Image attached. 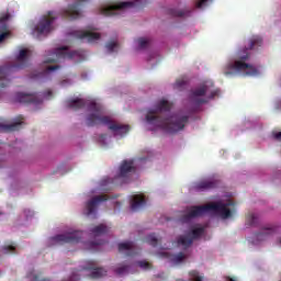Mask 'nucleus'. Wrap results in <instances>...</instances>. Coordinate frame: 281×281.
Returning a JSON list of instances; mask_svg holds the SVG:
<instances>
[{
    "label": "nucleus",
    "mask_w": 281,
    "mask_h": 281,
    "mask_svg": "<svg viewBox=\"0 0 281 281\" xmlns=\"http://www.w3.org/2000/svg\"><path fill=\"white\" fill-rule=\"evenodd\" d=\"M170 109H172V103H169L166 99H161L155 109L147 112L146 120L148 124H154V126L162 128L167 133H179V131H183L190 116L173 114L169 117H161L162 113H170Z\"/></svg>",
    "instance_id": "f257e3e1"
},
{
    "label": "nucleus",
    "mask_w": 281,
    "mask_h": 281,
    "mask_svg": "<svg viewBox=\"0 0 281 281\" xmlns=\"http://www.w3.org/2000/svg\"><path fill=\"white\" fill-rule=\"evenodd\" d=\"M261 45L262 37L258 35L252 36L249 40V46L237 53V58L239 60L231 61L224 67V76H234L236 71H243L246 76H256L258 69L245 63V60H249V50L255 49V47H260Z\"/></svg>",
    "instance_id": "f03ea898"
},
{
    "label": "nucleus",
    "mask_w": 281,
    "mask_h": 281,
    "mask_svg": "<svg viewBox=\"0 0 281 281\" xmlns=\"http://www.w3.org/2000/svg\"><path fill=\"white\" fill-rule=\"evenodd\" d=\"M88 111L90 112V114L87 116L88 126H98L102 124L103 126H108L109 130L114 133V135H119L120 137H124V135L131 131V126L117 124L109 116H104V108L100 103L94 101L90 102L88 105Z\"/></svg>",
    "instance_id": "7ed1b4c3"
},
{
    "label": "nucleus",
    "mask_w": 281,
    "mask_h": 281,
    "mask_svg": "<svg viewBox=\"0 0 281 281\" xmlns=\"http://www.w3.org/2000/svg\"><path fill=\"white\" fill-rule=\"evenodd\" d=\"M231 205H234L233 201L227 203L213 202L201 206H191L180 221L181 223H190L192 218L203 216V214H207V212H215V214H220L222 218H229L232 216V211L229 210Z\"/></svg>",
    "instance_id": "20e7f679"
},
{
    "label": "nucleus",
    "mask_w": 281,
    "mask_h": 281,
    "mask_svg": "<svg viewBox=\"0 0 281 281\" xmlns=\"http://www.w3.org/2000/svg\"><path fill=\"white\" fill-rule=\"evenodd\" d=\"M30 50L27 49H21L18 57H16V64L13 66H2L0 67V87L1 89H4V87H8L10 85V79H8V76L12 74V71L16 69H25L27 66V54Z\"/></svg>",
    "instance_id": "39448f33"
},
{
    "label": "nucleus",
    "mask_w": 281,
    "mask_h": 281,
    "mask_svg": "<svg viewBox=\"0 0 281 281\" xmlns=\"http://www.w3.org/2000/svg\"><path fill=\"white\" fill-rule=\"evenodd\" d=\"M146 0H135L134 2H120L117 4L106 5L100 8L99 12L103 14V16H115V14H120V12H124V10H131V8H144Z\"/></svg>",
    "instance_id": "423d86ee"
},
{
    "label": "nucleus",
    "mask_w": 281,
    "mask_h": 281,
    "mask_svg": "<svg viewBox=\"0 0 281 281\" xmlns=\"http://www.w3.org/2000/svg\"><path fill=\"white\" fill-rule=\"evenodd\" d=\"M78 55V52H71L69 53V48L67 46H63L59 48H55L52 50L46 58L45 63L50 64V63H60V60H65V58H74L75 56Z\"/></svg>",
    "instance_id": "0eeeda50"
},
{
    "label": "nucleus",
    "mask_w": 281,
    "mask_h": 281,
    "mask_svg": "<svg viewBox=\"0 0 281 281\" xmlns=\"http://www.w3.org/2000/svg\"><path fill=\"white\" fill-rule=\"evenodd\" d=\"M56 12L48 11L46 15H44L38 24L35 26V32L41 34H49L52 32V23H54L55 19H57Z\"/></svg>",
    "instance_id": "6e6552de"
},
{
    "label": "nucleus",
    "mask_w": 281,
    "mask_h": 281,
    "mask_svg": "<svg viewBox=\"0 0 281 281\" xmlns=\"http://www.w3.org/2000/svg\"><path fill=\"white\" fill-rule=\"evenodd\" d=\"M82 1L75 2L68 5L67 9L60 12L63 19H69V21H76V19H81L82 16Z\"/></svg>",
    "instance_id": "1a4fd4ad"
},
{
    "label": "nucleus",
    "mask_w": 281,
    "mask_h": 281,
    "mask_svg": "<svg viewBox=\"0 0 281 281\" xmlns=\"http://www.w3.org/2000/svg\"><path fill=\"white\" fill-rule=\"evenodd\" d=\"M82 238V233L80 231H75L71 233L60 234L53 237L54 243H58V245H65V244H74V243H80V239Z\"/></svg>",
    "instance_id": "9d476101"
},
{
    "label": "nucleus",
    "mask_w": 281,
    "mask_h": 281,
    "mask_svg": "<svg viewBox=\"0 0 281 281\" xmlns=\"http://www.w3.org/2000/svg\"><path fill=\"white\" fill-rule=\"evenodd\" d=\"M207 93V85L202 83L198 88L191 90L190 100L193 101V104H206L207 100L204 99Z\"/></svg>",
    "instance_id": "9b49d317"
},
{
    "label": "nucleus",
    "mask_w": 281,
    "mask_h": 281,
    "mask_svg": "<svg viewBox=\"0 0 281 281\" xmlns=\"http://www.w3.org/2000/svg\"><path fill=\"white\" fill-rule=\"evenodd\" d=\"M16 100L22 104H41L43 102V97L38 93L19 92L16 94Z\"/></svg>",
    "instance_id": "f8f14e48"
},
{
    "label": "nucleus",
    "mask_w": 281,
    "mask_h": 281,
    "mask_svg": "<svg viewBox=\"0 0 281 281\" xmlns=\"http://www.w3.org/2000/svg\"><path fill=\"white\" fill-rule=\"evenodd\" d=\"M104 201H109V195H97L93 196L90 201L86 203L87 216H91V214H95V210H98V205L100 203H104Z\"/></svg>",
    "instance_id": "ddd939ff"
},
{
    "label": "nucleus",
    "mask_w": 281,
    "mask_h": 281,
    "mask_svg": "<svg viewBox=\"0 0 281 281\" xmlns=\"http://www.w3.org/2000/svg\"><path fill=\"white\" fill-rule=\"evenodd\" d=\"M218 183H220L218 180L214 178H209V179L195 182L193 186V189L196 192H205V190H214V188H218Z\"/></svg>",
    "instance_id": "4468645a"
},
{
    "label": "nucleus",
    "mask_w": 281,
    "mask_h": 281,
    "mask_svg": "<svg viewBox=\"0 0 281 281\" xmlns=\"http://www.w3.org/2000/svg\"><path fill=\"white\" fill-rule=\"evenodd\" d=\"M95 29H90L88 31H75L72 34L76 38H87L88 43H95V41H100V33L93 32Z\"/></svg>",
    "instance_id": "2eb2a0df"
},
{
    "label": "nucleus",
    "mask_w": 281,
    "mask_h": 281,
    "mask_svg": "<svg viewBox=\"0 0 281 281\" xmlns=\"http://www.w3.org/2000/svg\"><path fill=\"white\" fill-rule=\"evenodd\" d=\"M23 120H25L23 115H19L11 124H0V131L2 133H13V131H19L23 124Z\"/></svg>",
    "instance_id": "dca6fc26"
},
{
    "label": "nucleus",
    "mask_w": 281,
    "mask_h": 281,
    "mask_svg": "<svg viewBox=\"0 0 281 281\" xmlns=\"http://www.w3.org/2000/svg\"><path fill=\"white\" fill-rule=\"evenodd\" d=\"M85 269L87 271H91L90 276L91 278H94V279L106 276V270H104V268H99L98 262L95 261H89L88 266L85 267Z\"/></svg>",
    "instance_id": "f3484780"
},
{
    "label": "nucleus",
    "mask_w": 281,
    "mask_h": 281,
    "mask_svg": "<svg viewBox=\"0 0 281 281\" xmlns=\"http://www.w3.org/2000/svg\"><path fill=\"white\" fill-rule=\"evenodd\" d=\"M120 254H125V256H137V251H135V243L133 241H124L119 244Z\"/></svg>",
    "instance_id": "a211bd4d"
},
{
    "label": "nucleus",
    "mask_w": 281,
    "mask_h": 281,
    "mask_svg": "<svg viewBox=\"0 0 281 281\" xmlns=\"http://www.w3.org/2000/svg\"><path fill=\"white\" fill-rule=\"evenodd\" d=\"M133 164V160H124L120 167L119 178L128 177L131 172H135V167Z\"/></svg>",
    "instance_id": "6ab92c4d"
},
{
    "label": "nucleus",
    "mask_w": 281,
    "mask_h": 281,
    "mask_svg": "<svg viewBox=\"0 0 281 281\" xmlns=\"http://www.w3.org/2000/svg\"><path fill=\"white\" fill-rule=\"evenodd\" d=\"M146 205V199L142 195H133L131 200V210L132 212H139L142 207Z\"/></svg>",
    "instance_id": "aec40b11"
},
{
    "label": "nucleus",
    "mask_w": 281,
    "mask_h": 281,
    "mask_svg": "<svg viewBox=\"0 0 281 281\" xmlns=\"http://www.w3.org/2000/svg\"><path fill=\"white\" fill-rule=\"evenodd\" d=\"M68 109H72L74 111H78V109H85V106H87V101H85L83 99H69L66 102Z\"/></svg>",
    "instance_id": "412c9836"
},
{
    "label": "nucleus",
    "mask_w": 281,
    "mask_h": 281,
    "mask_svg": "<svg viewBox=\"0 0 281 281\" xmlns=\"http://www.w3.org/2000/svg\"><path fill=\"white\" fill-rule=\"evenodd\" d=\"M192 238L190 237V235L187 233L186 235H179L177 237V245L178 247H182L183 249H188L190 247H192Z\"/></svg>",
    "instance_id": "4be33fe9"
},
{
    "label": "nucleus",
    "mask_w": 281,
    "mask_h": 281,
    "mask_svg": "<svg viewBox=\"0 0 281 281\" xmlns=\"http://www.w3.org/2000/svg\"><path fill=\"white\" fill-rule=\"evenodd\" d=\"M271 234H273V229L265 228L260 233L255 234V239L252 243L255 245H258V243H262V240H265L266 238H269V236H271Z\"/></svg>",
    "instance_id": "5701e85b"
},
{
    "label": "nucleus",
    "mask_w": 281,
    "mask_h": 281,
    "mask_svg": "<svg viewBox=\"0 0 281 281\" xmlns=\"http://www.w3.org/2000/svg\"><path fill=\"white\" fill-rule=\"evenodd\" d=\"M93 236H104V234H109V226L104 224H100L90 229Z\"/></svg>",
    "instance_id": "b1692460"
},
{
    "label": "nucleus",
    "mask_w": 281,
    "mask_h": 281,
    "mask_svg": "<svg viewBox=\"0 0 281 281\" xmlns=\"http://www.w3.org/2000/svg\"><path fill=\"white\" fill-rule=\"evenodd\" d=\"M191 12L192 11H188V10L183 11V10H177V9H169V14L179 19H183V16H190Z\"/></svg>",
    "instance_id": "393cba45"
},
{
    "label": "nucleus",
    "mask_w": 281,
    "mask_h": 281,
    "mask_svg": "<svg viewBox=\"0 0 281 281\" xmlns=\"http://www.w3.org/2000/svg\"><path fill=\"white\" fill-rule=\"evenodd\" d=\"M190 238H192V241L196 240L198 238H201L202 234H205V228L200 227V228H194L192 232L187 233Z\"/></svg>",
    "instance_id": "a878e982"
},
{
    "label": "nucleus",
    "mask_w": 281,
    "mask_h": 281,
    "mask_svg": "<svg viewBox=\"0 0 281 281\" xmlns=\"http://www.w3.org/2000/svg\"><path fill=\"white\" fill-rule=\"evenodd\" d=\"M130 269H131V266H128L126 263H120L114 269V273H116V276H124L125 273H128Z\"/></svg>",
    "instance_id": "bb28decb"
},
{
    "label": "nucleus",
    "mask_w": 281,
    "mask_h": 281,
    "mask_svg": "<svg viewBox=\"0 0 281 281\" xmlns=\"http://www.w3.org/2000/svg\"><path fill=\"white\" fill-rule=\"evenodd\" d=\"M186 258H188V256H186V254L178 252L177 255H173L171 257V262L173 265H181V262H183L186 260Z\"/></svg>",
    "instance_id": "cd10ccee"
},
{
    "label": "nucleus",
    "mask_w": 281,
    "mask_h": 281,
    "mask_svg": "<svg viewBox=\"0 0 281 281\" xmlns=\"http://www.w3.org/2000/svg\"><path fill=\"white\" fill-rule=\"evenodd\" d=\"M246 225H249L250 227L258 225V216H256V214L247 215Z\"/></svg>",
    "instance_id": "c85d7f7f"
},
{
    "label": "nucleus",
    "mask_w": 281,
    "mask_h": 281,
    "mask_svg": "<svg viewBox=\"0 0 281 281\" xmlns=\"http://www.w3.org/2000/svg\"><path fill=\"white\" fill-rule=\"evenodd\" d=\"M145 243H148V245H151V247H157L159 239L157 238V236L155 234H149L145 238Z\"/></svg>",
    "instance_id": "c756f323"
},
{
    "label": "nucleus",
    "mask_w": 281,
    "mask_h": 281,
    "mask_svg": "<svg viewBox=\"0 0 281 281\" xmlns=\"http://www.w3.org/2000/svg\"><path fill=\"white\" fill-rule=\"evenodd\" d=\"M137 43H138L139 49H146V47H148V45H150V40H148L146 37H139L137 40Z\"/></svg>",
    "instance_id": "7c9ffc66"
},
{
    "label": "nucleus",
    "mask_w": 281,
    "mask_h": 281,
    "mask_svg": "<svg viewBox=\"0 0 281 281\" xmlns=\"http://www.w3.org/2000/svg\"><path fill=\"white\" fill-rule=\"evenodd\" d=\"M2 249L4 254H14V251H16V246L14 245V243H12L10 245H4Z\"/></svg>",
    "instance_id": "2f4dec72"
},
{
    "label": "nucleus",
    "mask_w": 281,
    "mask_h": 281,
    "mask_svg": "<svg viewBox=\"0 0 281 281\" xmlns=\"http://www.w3.org/2000/svg\"><path fill=\"white\" fill-rule=\"evenodd\" d=\"M60 66L56 65V66H47L46 69L41 72L40 75H36L35 78H38L41 76H43L44 74H49V71H56V69H59Z\"/></svg>",
    "instance_id": "473e14b6"
},
{
    "label": "nucleus",
    "mask_w": 281,
    "mask_h": 281,
    "mask_svg": "<svg viewBox=\"0 0 281 281\" xmlns=\"http://www.w3.org/2000/svg\"><path fill=\"white\" fill-rule=\"evenodd\" d=\"M186 85H188V80H186V79H178L176 81L175 87H176V89H183V87H186Z\"/></svg>",
    "instance_id": "72a5a7b5"
},
{
    "label": "nucleus",
    "mask_w": 281,
    "mask_h": 281,
    "mask_svg": "<svg viewBox=\"0 0 281 281\" xmlns=\"http://www.w3.org/2000/svg\"><path fill=\"white\" fill-rule=\"evenodd\" d=\"M137 265L140 267V269H151L153 266L150 262L143 260V261H137Z\"/></svg>",
    "instance_id": "f704fd0d"
},
{
    "label": "nucleus",
    "mask_w": 281,
    "mask_h": 281,
    "mask_svg": "<svg viewBox=\"0 0 281 281\" xmlns=\"http://www.w3.org/2000/svg\"><path fill=\"white\" fill-rule=\"evenodd\" d=\"M108 52H113L115 49V47H117V43L116 42H109L106 45H105Z\"/></svg>",
    "instance_id": "c9c22d12"
},
{
    "label": "nucleus",
    "mask_w": 281,
    "mask_h": 281,
    "mask_svg": "<svg viewBox=\"0 0 281 281\" xmlns=\"http://www.w3.org/2000/svg\"><path fill=\"white\" fill-rule=\"evenodd\" d=\"M272 137L276 142H281V132H272Z\"/></svg>",
    "instance_id": "e433bc0d"
},
{
    "label": "nucleus",
    "mask_w": 281,
    "mask_h": 281,
    "mask_svg": "<svg viewBox=\"0 0 281 281\" xmlns=\"http://www.w3.org/2000/svg\"><path fill=\"white\" fill-rule=\"evenodd\" d=\"M80 280V276L72 273V276L64 281H79Z\"/></svg>",
    "instance_id": "4c0bfd02"
},
{
    "label": "nucleus",
    "mask_w": 281,
    "mask_h": 281,
    "mask_svg": "<svg viewBox=\"0 0 281 281\" xmlns=\"http://www.w3.org/2000/svg\"><path fill=\"white\" fill-rule=\"evenodd\" d=\"M210 0H200L199 2L195 3V8H202Z\"/></svg>",
    "instance_id": "58836bf2"
},
{
    "label": "nucleus",
    "mask_w": 281,
    "mask_h": 281,
    "mask_svg": "<svg viewBox=\"0 0 281 281\" xmlns=\"http://www.w3.org/2000/svg\"><path fill=\"white\" fill-rule=\"evenodd\" d=\"M8 36H10V32L0 33V43H3V40L8 38Z\"/></svg>",
    "instance_id": "ea45409f"
},
{
    "label": "nucleus",
    "mask_w": 281,
    "mask_h": 281,
    "mask_svg": "<svg viewBox=\"0 0 281 281\" xmlns=\"http://www.w3.org/2000/svg\"><path fill=\"white\" fill-rule=\"evenodd\" d=\"M102 186H109V183H113V179L111 178H105L101 181Z\"/></svg>",
    "instance_id": "a19ab883"
},
{
    "label": "nucleus",
    "mask_w": 281,
    "mask_h": 281,
    "mask_svg": "<svg viewBox=\"0 0 281 281\" xmlns=\"http://www.w3.org/2000/svg\"><path fill=\"white\" fill-rule=\"evenodd\" d=\"M100 245H104V241H91V247H100Z\"/></svg>",
    "instance_id": "79ce46f5"
},
{
    "label": "nucleus",
    "mask_w": 281,
    "mask_h": 281,
    "mask_svg": "<svg viewBox=\"0 0 281 281\" xmlns=\"http://www.w3.org/2000/svg\"><path fill=\"white\" fill-rule=\"evenodd\" d=\"M52 95H53L52 90H48V91L43 93V98H52Z\"/></svg>",
    "instance_id": "37998d69"
},
{
    "label": "nucleus",
    "mask_w": 281,
    "mask_h": 281,
    "mask_svg": "<svg viewBox=\"0 0 281 281\" xmlns=\"http://www.w3.org/2000/svg\"><path fill=\"white\" fill-rule=\"evenodd\" d=\"M24 213L26 214V216H34V213L32 211H24Z\"/></svg>",
    "instance_id": "c03bdc74"
},
{
    "label": "nucleus",
    "mask_w": 281,
    "mask_h": 281,
    "mask_svg": "<svg viewBox=\"0 0 281 281\" xmlns=\"http://www.w3.org/2000/svg\"><path fill=\"white\" fill-rule=\"evenodd\" d=\"M100 139H101V142H104V139H106V134H102V135L100 136Z\"/></svg>",
    "instance_id": "a18cd8bd"
},
{
    "label": "nucleus",
    "mask_w": 281,
    "mask_h": 281,
    "mask_svg": "<svg viewBox=\"0 0 281 281\" xmlns=\"http://www.w3.org/2000/svg\"><path fill=\"white\" fill-rule=\"evenodd\" d=\"M226 281H236V279H234L232 277H226Z\"/></svg>",
    "instance_id": "49530a36"
},
{
    "label": "nucleus",
    "mask_w": 281,
    "mask_h": 281,
    "mask_svg": "<svg viewBox=\"0 0 281 281\" xmlns=\"http://www.w3.org/2000/svg\"><path fill=\"white\" fill-rule=\"evenodd\" d=\"M0 21H1V22H3V21H8V15H5V16L1 18V19H0Z\"/></svg>",
    "instance_id": "de8ad7c7"
},
{
    "label": "nucleus",
    "mask_w": 281,
    "mask_h": 281,
    "mask_svg": "<svg viewBox=\"0 0 281 281\" xmlns=\"http://www.w3.org/2000/svg\"><path fill=\"white\" fill-rule=\"evenodd\" d=\"M215 95H216V92H212L211 95H210V98L212 99V98H214Z\"/></svg>",
    "instance_id": "09e8293b"
}]
</instances>
